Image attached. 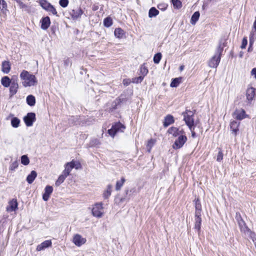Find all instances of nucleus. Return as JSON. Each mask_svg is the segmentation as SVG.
I'll use <instances>...</instances> for the list:
<instances>
[{
  "mask_svg": "<svg viewBox=\"0 0 256 256\" xmlns=\"http://www.w3.org/2000/svg\"><path fill=\"white\" fill-rule=\"evenodd\" d=\"M22 85L25 86H32L36 84V76L26 70H23L20 75Z\"/></svg>",
  "mask_w": 256,
  "mask_h": 256,
  "instance_id": "nucleus-1",
  "label": "nucleus"
},
{
  "mask_svg": "<svg viewBox=\"0 0 256 256\" xmlns=\"http://www.w3.org/2000/svg\"><path fill=\"white\" fill-rule=\"evenodd\" d=\"M184 116V120L186 124L188 126L190 130H192L193 126H194V113L193 112L186 110L182 113Z\"/></svg>",
  "mask_w": 256,
  "mask_h": 256,
  "instance_id": "nucleus-2",
  "label": "nucleus"
},
{
  "mask_svg": "<svg viewBox=\"0 0 256 256\" xmlns=\"http://www.w3.org/2000/svg\"><path fill=\"white\" fill-rule=\"evenodd\" d=\"M125 128L126 127L124 124L120 122H116L112 126L110 129L108 130V134L114 138L117 132H123Z\"/></svg>",
  "mask_w": 256,
  "mask_h": 256,
  "instance_id": "nucleus-3",
  "label": "nucleus"
},
{
  "mask_svg": "<svg viewBox=\"0 0 256 256\" xmlns=\"http://www.w3.org/2000/svg\"><path fill=\"white\" fill-rule=\"evenodd\" d=\"M102 202L96 203L92 210V215L98 218H102L104 214Z\"/></svg>",
  "mask_w": 256,
  "mask_h": 256,
  "instance_id": "nucleus-4",
  "label": "nucleus"
},
{
  "mask_svg": "<svg viewBox=\"0 0 256 256\" xmlns=\"http://www.w3.org/2000/svg\"><path fill=\"white\" fill-rule=\"evenodd\" d=\"M178 137L172 144V148L175 150L180 149L182 148L187 141V137L185 134Z\"/></svg>",
  "mask_w": 256,
  "mask_h": 256,
  "instance_id": "nucleus-5",
  "label": "nucleus"
},
{
  "mask_svg": "<svg viewBox=\"0 0 256 256\" xmlns=\"http://www.w3.org/2000/svg\"><path fill=\"white\" fill-rule=\"evenodd\" d=\"M78 165H80V164H78L74 160H72L70 162H67L65 164V168L62 173L64 174L66 176H68L70 174V171L73 168H76V169L78 168Z\"/></svg>",
  "mask_w": 256,
  "mask_h": 256,
  "instance_id": "nucleus-6",
  "label": "nucleus"
},
{
  "mask_svg": "<svg viewBox=\"0 0 256 256\" xmlns=\"http://www.w3.org/2000/svg\"><path fill=\"white\" fill-rule=\"evenodd\" d=\"M256 95V89L253 87L248 88L246 90V101L248 104H250Z\"/></svg>",
  "mask_w": 256,
  "mask_h": 256,
  "instance_id": "nucleus-7",
  "label": "nucleus"
},
{
  "mask_svg": "<svg viewBox=\"0 0 256 256\" xmlns=\"http://www.w3.org/2000/svg\"><path fill=\"white\" fill-rule=\"evenodd\" d=\"M24 120L27 126H31L36 120V114L34 112H28L24 117Z\"/></svg>",
  "mask_w": 256,
  "mask_h": 256,
  "instance_id": "nucleus-8",
  "label": "nucleus"
},
{
  "mask_svg": "<svg viewBox=\"0 0 256 256\" xmlns=\"http://www.w3.org/2000/svg\"><path fill=\"white\" fill-rule=\"evenodd\" d=\"M168 132L174 137L179 136L180 135L185 134V132L183 130H180L178 128L174 126L170 128L168 130Z\"/></svg>",
  "mask_w": 256,
  "mask_h": 256,
  "instance_id": "nucleus-9",
  "label": "nucleus"
},
{
  "mask_svg": "<svg viewBox=\"0 0 256 256\" xmlns=\"http://www.w3.org/2000/svg\"><path fill=\"white\" fill-rule=\"evenodd\" d=\"M72 242L76 246H80L86 242V240L80 235L76 234L74 236Z\"/></svg>",
  "mask_w": 256,
  "mask_h": 256,
  "instance_id": "nucleus-10",
  "label": "nucleus"
},
{
  "mask_svg": "<svg viewBox=\"0 0 256 256\" xmlns=\"http://www.w3.org/2000/svg\"><path fill=\"white\" fill-rule=\"evenodd\" d=\"M220 60V56H214L208 62V66L212 68H216Z\"/></svg>",
  "mask_w": 256,
  "mask_h": 256,
  "instance_id": "nucleus-11",
  "label": "nucleus"
},
{
  "mask_svg": "<svg viewBox=\"0 0 256 256\" xmlns=\"http://www.w3.org/2000/svg\"><path fill=\"white\" fill-rule=\"evenodd\" d=\"M52 244V242L51 240H46L42 242L40 244H38L36 247L37 251L42 250L47 248L51 246Z\"/></svg>",
  "mask_w": 256,
  "mask_h": 256,
  "instance_id": "nucleus-12",
  "label": "nucleus"
},
{
  "mask_svg": "<svg viewBox=\"0 0 256 256\" xmlns=\"http://www.w3.org/2000/svg\"><path fill=\"white\" fill-rule=\"evenodd\" d=\"M53 190V188L52 186H47L44 189V193L42 196V198L44 201H47L50 194L52 193Z\"/></svg>",
  "mask_w": 256,
  "mask_h": 256,
  "instance_id": "nucleus-13",
  "label": "nucleus"
},
{
  "mask_svg": "<svg viewBox=\"0 0 256 256\" xmlns=\"http://www.w3.org/2000/svg\"><path fill=\"white\" fill-rule=\"evenodd\" d=\"M234 115L235 116V118L238 120H242L246 116V112L243 109L236 110L234 113Z\"/></svg>",
  "mask_w": 256,
  "mask_h": 256,
  "instance_id": "nucleus-14",
  "label": "nucleus"
},
{
  "mask_svg": "<svg viewBox=\"0 0 256 256\" xmlns=\"http://www.w3.org/2000/svg\"><path fill=\"white\" fill-rule=\"evenodd\" d=\"M41 22V28L44 30L48 29L50 24V18L48 16H46L42 18Z\"/></svg>",
  "mask_w": 256,
  "mask_h": 256,
  "instance_id": "nucleus-15",
  "label": "nucleus"
},
{
  "mask_svg": "<svg viewBox=\"0 0 256 256\" xmlns=\"http://www.w3.org/2000/svg\"><path fill=\"white\" fill-rule=\"evenodd\" d=\"M174 122V118L172 116L168 114L165 117L164 121V126L167 127L169 125L173 124Z\"/></svg>",
  "mask_w": 256,
  "mask_h": 256,
  "instance_id": "nucleus-16",
  "label": "nucleus"
},
{
  "mask_svg": "<svg viewBox=\"0 0 256 256\" xmlns=\"http://www.w3.org/2000/svg\"><path fill=\"white\" fill-rule=\"evenodd\" d=\"M240 125V122L236 121H232L230 122V127L232 132L234 134V135H236V132L238 131V126Z\"/></svg>",
  "mask_w": 256,
  "mask_h": 256,
  "instance_id": "nucleus-17",
  "label": "nucleus"
},
{
  "mask_svg": "<svg viewBox=\"0 0 256 256\" xmlns=\"http://www.w3.org/2000/svg\"><path fill=\"white\" fill-rule=\"evenodd\" d=\"M2 70L3 72L5 74H8L9 72L10 68V64L9 62L4 61L2 62Z\"/></svg>",
  "mask_w": 256,
  "mask_h": 256,
  "instance_id": "nucleus-18",
  "label": "nucleus"
},
{
  "mask_svg": "<svg viewBox=\"0 0 256 256\" xmlns=\"http://www.w3.org/2000/svg\"><path fill=\"white\" fill-rule=\"evenodd\" d=\"M201 216H196L195 215V229L198 230V233L200 232V225L202 222V218H200Z\"/></svg>",
  "mask_w": 256,
  "mask_h": 256,
  "instance_id": "nucleus-19",
  "label": "nucleus"
},
{
  "mask_svg": "<svg viewBox=\"0 0 256 256\" xmlns=\"http://www.w3.org/2000/svg\"><path fill=\"white\" fill-rule=\"evenodd\" d=\"M37 176V173L34 170H32L30 174L26 178V180L30 184H32Z\"/></svg>",
  "mask_w": 256,
  "mask_h": 256,
  "instance_id": "nucleus-20",
  "label": "nucleus"
},
{
  "mask_svg": "<svg viewBox=\"0 0 256 256\" xmlns=\"http://www.w3.org/2000/svg\"><path fill=\"white\" fill-rule=\"evenodd\" d=\"M195 208H196V216H201V210L202 206L198 198L196 200L195 202Z\"/></svg>",
  "mask_w": 256,
  "mask_h": 256,
  "instance_id": "nucleus-21",
  "label": "nucleus"
},
{
  "mask_svg": "<svg viewBox=\"0 0 256 256\" xmlns=\"http://www.w3.org/2000/svg\"><path fill=\"white\" fill-rule=\"evenodd\" d=\"M6 209L9 212L14 211L16 209V200L13 199L10 201Z\"/></svg>",
  "mask_w": 256,
  "mask_h": 256,
  "instance_id": "nucleus-22",
  "label": "nucleus"
},
{
  "mask_svg": "<svg viewBox=\"0 0 256 256\" xmlns=\"http://www.w3.org/2000/svg\"><path fill=\"white\" fill-rule=\"evenodd\" d=\"M112 186V184H108L107 186L106 189L104 191L103 193V197L104 198H108L111 195Z\"/></svg>",
  "mask_w": 256,
  "mask_h": 256,
  "instance_id": "nucleus-23",
  "label": "nucleus"
},
{
  "mask_svg": "<svg viewBox=\"0 0 256 256\" xmlns=\"http://www.w3.org/2000/svg\"><path fill=\"white\" fill-rule=\"evenodd\" d=\"M10 83L11 80L7 76H4L1 79V84L4 87H8L10 86Z\"/></svg>",
  "mask_w": 256,
  "mask_h": 256,
  "instance_id": "nucleus-24",
  "label": "nucleus"
},
{
  "mask_svg": "<svg viewBox=\"0 0 256 256\" xmlns=\"http://www.w3.org/2000/svg\"><path fill=\"white\" fill-rule=\"evenodd\" d=\"M114 35L119 38H122L124 35V32L121 28H116L114 30Z\"/></svg>",
  "mask_w": 256,
  "mask_h": 256,
  "instance_id": "nucleus-25",
  "label": "nucleus"
},
{
  "mask_svg": "<svg viewBox=\"0 0 256 256\" xmlns=\"http://www.w3.org/2000/svg\"><path fill=\"white\" fill-rule=\"evenodd\" d=\"M200 14L198 12H196L192 16L190 20V23L192 24H195L196 22L198 20Z\"/></svg>",
  "mask_w": 256,
  "mask_h": 256,
  "instance_id": "nucleus-26",
  "label": "nucleus"
},
{
  "mask_svg": "<svg viewBox=\"0 0 256 256\" xmlns=\"http://www.w3.org/2000/svg\"><path fill=\"white\" fill-rule=\"evenodd\" d=\"M182 78L181 77L175 78L172 80V82L170 83V86L173 88L177 87L179 84L181 82Z\"/></svg>",
  "mask_w": 256,
  "mask_h": 256,
  "instance_id": "nucleus-27",
  "label": "nucleus"
},
{
  "mask_svg": "<svg viewBox=\"0 0 256 256\" xmlns=\"http://www.w3.org/2000/svg\"><path fill=\"white\" fill-rule=\"evenodd\" d=\"M26 102L30 106H34L36 104V99L32 95H29L26 98Z\"/></svg>",
  "mask_w": 256,
  "mask_h": 256,
  "instance_id": "nucleus-28",
  "label": "nucleus"
},
{
  "mask_svg": "<svg viewBox=\"0 0 256 256\" xmlns=\"http://www.w3.org/2000/svg\"><path fill=\"white\" fill-rule=\"evenodd\" d=\"M224 47V44H222L221 42H220L218 46L216 49V50L214 56H220V57L221 58V55H222V53L223 51Z\"/></svg>",
  "mask_w": 256,
  "mask_h": 256,
  "instance_id": "nucleus-29",
  "label": "nucleus"
},
{
  "mask_svg": "<svg viewBox=\"0 0 256 256\" xmlns=\"http://www.w3.org/2000/svg\"><path fill=\"white\" fill-rule=\"evenodd\" d=\"M159 14V12L155 8H152L148 12V16L152 18L156 16Z\"/></svg>",
  "mask_w": 256,
  "mask_h": 256,
  "instance_id": "nucleus-30",
  "label": "nucleus"
},
{
  "mask_svg": "<svg viewBox=\"0 0 256 256\" xmlns=\"http://www.w3.org/2000/svg\"><path fill=\"white\" fill-rule=\"evenodd\" d=\"M39 4L40 5V6L46 10L51 4L50 3L48 2L46 0H40Z\"/></svg>",
  "mask_w": 256,
  "mask_h": 256,
  "instance_id": "nucleus-31",
  "label": "nucleus"
},
{
  "mask_svg": "<svg viewBox=\"0 0 256 256\" xmlns=\"http://www.w3.org/2000/svg\"><path fill=\"white\" fill-rule=\"evenodd\" d=\"M67 177L66 175L62 173V174L60 175L56 182V185L59 186L62 183L64 182L66 178Z\"/></svg>",
  "mask_w": 256,
  "mask_h": 256,
  "instance_id": "nucleus-32",
  "label": "nucleus"
},
{
  "mask_svg": "<svg viewBox=\"0 0 256 256\" xmlns=\"http://www.w3.org/2000/svg\"><path fill=\"white\" fill-rule=\"evenodd\" d=\"M125 182V179L124 178H122L120 180L117 181L116 186V190H120L121 188L123 186L124 182Z\"/></svg>",
  "mask_w": 256,
  "mask_h": 256,
  "instance_id": "nucleus-33",
  "label": "nucleus"
},
{
  "mask_svg": "<svg viewBox=\"0 0 256 256\" xmlns=\"http://www.w3.org/2000/svg\"><path fill=\"white\" fill-rule=\"evenodd\" d=\"M171 1L175 8L179 9L182 6V2L180 0H171Z\"/></svg>",
  "mask_w": 256,
  "mask_h": 256,
  "instance_id": "nucleus-34",
  "label": "nucleus"
},
{
  "mask_svg": "<svg viewBox=\"0 0 256 256\" xmlns=\"http://www.w3.org/2000/svg\"><path fill=\"white\" fill-rule=\"evenodd\" d=\"M104 26L106 27H110L112 24V20L110 17H107L104 19Z\"/></svg>",
  "mask_w": 256,
  "mask_h": 256,
  "instance_id": "nucleus-35",
  "label": "nucleus"
},
{
  "mask_svg": "<svg viewBox=\"0 0 256 256\" xmlns=\"http://www.w3.org/2000/svg\"><path fill=\"white\" fill-rule=\"evenodd\" d=\"M21 162L25 166H26L29 164L30 160L26 155H24L21 157Z\"/></svg>",
  "mask_w": 256,
  "mask_h": 256,
  "instance_id": "nucleus-36",
  "label": "nucleus"
},
{
  "mask_svg": "<svg viewBox=\"0 0 256 256\" xmlns=\"http://www.w3.org/2000/svg\"><path fill=\"white\" fill-rule=\"evenodd\" d=\"M256 38V31L252 32L250 33V44L252 46L255 39Z\"/></svg>",
  "mask_w": 256,
  "mask_h": 256,
  "instance_id": "nucleus-37",
  "label": "nucleus"
},
{
  "mask_svg": "<svg viewBox=\"0 0 256 256\" xmlns=\"http://www.w3.org/2000/svg\"><path fill=\"white\" fill-rule=\"evenodd\" d=\"M154 143H155V140L153 139H150L148 141L146 147H147L148 150V152H150L151 148L154 145Z\"/></svg>",
  "mask_w": 256,
  "mask_h": 256,
  "instance_id": "nucleus-38",
  "label": "nucleus"
},
{
  "mask_svg": "<svg viewBox=\"0 0 256 256\" xmlns=\"http://www.w3.org/2000/svg\"><path fill=\"white\" fill-rule=\"evenodd\" d=\"M162 58V54L160 53H158L154 56V62L155 64H158Z\"/></svg>",
  "mask_w": 256,
  "mask_h": 256,
  "instance_id": "nucleus-39",
  "label": "nucleus"
},
{
  "mask_svg": "<svg viewBox=\"0 0 256 256\" xmlns=\"http://www.w3.org/2000/svg\"><path fill=\"white\" fill-rule=\"evenodd\" d=\"M10 96L16 94V87L14 83H12L10 88Z\"/></svg>",
  "mask_w": 256,
  "mask_h": 256,
  "instance_id": "nucleus-40",
  "label": "nucleus"
},
{
  "mask_svg": "<svg viewBox=\"0 0 256 256\" xmlns=\"http://www.w3.org/2000/svg\"><path fill=\"white\" fill-rule=\"evenodd\" d=\"M144 79V76H140L138 77L132 78V82L134 83L139 84Z\"/></svg>",
  "mask_w": 256,
  "mask_h": 256,
  "instance_id": "nucleus-41",
  "label": "nucleus"
},
{
  "mask_svg": "<svg viewBox=\"0 0 256 256\" xmlns=\"http://www.w3.org/2000/svg\"><path fill=\"white\" fill-rule=\"evenodd\" d=\"M47 11L51 12L53 14H56L57 12L56 8L50 4V6L48 7V8L46 10Z\"/></svg>",
  "mask_w": 256,
  "mask_h": 256,
  "instance_id": "nucleus-42",
  "label": "nucleus"
},
{
  "mask_svg": "<svg viewBox=\"0 0 256 256\" xmlns=\"http://www.w3.org/2000/svg\"><path fill=\"white\" fill-rule=\"evenodd\" d=\"M59 3L61 6L66 8L68 4V0H60Z\"/></svg>",
  "mask_w": 256,
  "mask_h": 256,
  "instance_id": "nucleus-43",
  "label": "nucleus"
},
{
  "mask_svg": "<svg viewBox=\"0 0 256 256\" xmlns=\"http://www.w3.org/2000/svg\"><path fill=\"white\" fill-rule=\"evenodd\" d=\"M223 159V154L221 150L219 151L218 154L216 158V160L218 162H220Z\"/></svg>",
  "mask_w": 256,
  "mask_h": 256,
  "instance_id": "nucleus-44",
  "label": "nucleus"
},
{
  "mask_svg": "<svg viewBox=\"0 0 256 256\" xmlns=\"http://www.w3.org/2000/svg\"><path fill=\"white\" fill-rule=\"evenodd\" d=\"M248 41L246 38H244L242 41V44L241 46V48L242 49L245 48L247 45Z\"/></svg>",
  "mask_w": 256,
  "mask_h": 256,
  "instance_id": "nucleus-45",
  "label": "nucleus"
},
{
  "mask_svg": "<svg viewBox=\"0 0 256 256\" xmlns=\"http://www.w3.org/2000/svg\"><path fill=\"white\" fill-rule=\"evenodd\" d=\"M6 6V3L4 0H0V10H3Z\"/></svg>",
  "mask_w": 256,
  "mask_h": 256,
  "instance_id": "nucleus-46",
  "label": "nucleus"
},
{
  "mask_svg": "<svg viewBox=\"0 0 256 256\" xmlns=\"http://www.w3.org/2000/svg\"><path fill=\"white\" fill-rule=\"evenodd\" d=\"M140 72L143 75L145 76L148 72V70L145 68V66H142L140 68Z\"/></svg>",
  "mask_w": 256,
  "mask_h": 256,
  "instance_id": "nucleus-47",
  "label": "nucleus"
},
{
  "mask_svg": "<svg viewBox=\"0 0 256 256\" xmlns=\"http://www.w3.org/2000/svg\"><path fill=\"white\" fill-rule=\"evenodd\" d=\"M11 124L14 128H16V118L13 117L11 118Z\"/></svg>",
  "mask_w": 256,
  "mask_h": 256,
  "instance_id": "nucleus-48",
  "label": "nucleus"
},
{
  "mask_svg": "<svg viewBox=\"0 0 256 256\" xmlns=\"http://www.w3.org/2000/svg\"><path fill=\"white\" fill-rule=\"evenodd\" d=\"M131 82L132 81L130 79H124L123 80V84L126 86L129 85Z\"/></svg>",
  "mask_w": 256,
  "mask_h": 256,
  "instance_id": "nucleus-49",
  "label": "nucleus"
},
{
  "mask_svg": "<svg viewBox=\"0 0 256 256\" xmlns=\"http://www.w3.org/2000/svg\"><path fill=\"white\" fill-rule=\"evenodd\" d=\"M82 13H83L82 10L81 9H78L76 12L77 15L76 16H77V17L80 16L82 15Z\"/></svg>",
  "mask_w": 256,
  "mask_h": 256,
  "instance_id": "nucleus-50",
  "label": "nucleus"
},
{
  "mask_svg": "<svg viewBox=\"0 0 256 256\" xmlns=\"http://www.w3.org/2000/svg\"><path fill=\"white\" fill-rule=\"evenodd\" d=\"M251 74L252 75L254 76V78H256V68H254L251 72Z\"/></svg>",
  "mask_w": 256,
  "mask_h": 256,
  "instance_id": "nucleus-51",
  "label": "nucleus"
},
{
  "mask_svg": "<svg viewBox=\"0 0 256 256\" xmlns=\"http://www.w3.org/2000/svg\"><path fill=\"white\" fill-rule=\"evenodd\" d=\"M194 126H193V128H192V130H190L192 132V136L193 137V138H194L195 136H196V133L195 132H194Z\"/></svg>",
  "mask_w": 256,
  "mask_h": 256,
  "instance_id": "nucleus-52",
  "label": "nucleus"
},
{
  "mask_svg": "<svg viewBox=\"0 0 256 256\" xmlns=\"http://www.w3.org/2000/svg\"><path fill=\"white\" fill-rule=\"evenodd\" d=\"M16 168V166L15 165V164L13 163L10 167V170H14Z\"/></svg>",
  "mask_w": 256,
  "mask_h": 256,
  "instance_id": "nucleus-53",
  "label": "nucleus"
},
{
  "mask_svg": "<svg viewBox=\"0 0 256 256\" xmlns=\"http://www.w3.org/2000/svg\"><path fill=\"white\" fill-rule=\"evenodd\" d=\"M253 28L254 29V30L256 31V20H255V21L254 22Z\"/></svg>",
  "mask_w": 256,
  "mask_h": 256,
  "instance_id": "nucleus-54",
  "label": "nucleus"
},
{
  "mask_svg": "<svg viewBox=\"0 0 256 256\" xmlns=\"http://www.w3.org/2000/svg\"><path fill=\"white\" fill-rule=\"evenodd\" d=\"M14 116V115L13 114H10L7 118L6 119L7 120H9L12 117H13Z\"/></svg>",
  "mask_w": 256,
  "mask_h": 256,
  "instance_id": "nucleus-55",
  "label": "nucleus"
},
{
  "mask_svg": "<svg viewBox=\"0 0 256 256\" xmlns=\"http://www.w3.org/2000/svg\"><path fill=\"white\" fill-rule=\"evenodd\" d=\"M184 66H181L180 67V71H182L183 70H184Z\"/></svg>",
  "mask_w": 256,
  "mask_h": 256,
  "instance_id": "nucleus-56",
  "label": "nucleus"
},
{
  "mask_svg": "<svg viewBox=\"0 0 256 256\" xmlns=\"http://www.w3.org/2000/svg\"><path fill=\"white\" fill-rule=\"evenodd\" d=\"M68 62H68V60H66L64 61V64H66V65H68Z\"/></svg>",
  "mask_w": 256,
  "mask_h": 256,
  "instance_id": "nucleus-57",
  "label": "nucleus"
},
{
  "mask_svg": "<svg viewBox=\"0 0 256 256\" xmlns=\"http://www.w3.org/2000/svg\"><path fill=\"white\" fill-rule=\"evenodd\" d=\"M16 121H17V127H18V124L20 122V120L18 118H17Z\"/></svg>",
  "mask_w": 256,
  "mask_h": 256,
  "instance_id": "nucleus-58",
  "label": "nucleus"
},
{
  "mask_svg": "<svg viewBox=\"0 0 256 256\" xmlns=\"http://www.w3.org/2000/svg\"><path fill=\"white\" fill-rule=\"evenodd\" d=\"M252 46H250V47L248 48V51H250V50H251V48H250Z\"/></svg>",
  "mask_w": 256,
  "mask_h": 256,
  "instance_id": "nucleus-59",
  "label": "nucleus"
},
{
  "mask_svg": "<svg viewBox=\"0 0 256 256\" xmlns=\"http://www.w3.org/2000/svg\"><path fill=\"white\" fill-rule=\"evenodd\" d=\"M19 4H20V6H22V3H21V2H19Z\"/></svg>",
  "mask_w": 256,
  "mask_h": 256,
  "instance_id": "nucleus-60",
  "label": "nucleus"
}]
</instances>
